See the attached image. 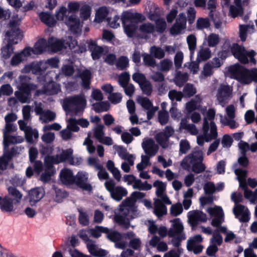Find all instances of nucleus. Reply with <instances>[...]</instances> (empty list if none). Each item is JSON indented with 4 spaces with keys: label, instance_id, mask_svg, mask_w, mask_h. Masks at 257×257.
Here are the masks:
<instances>
[{
    "label": "nucleus",
    "instance_id": "obj_60",
    "mask_svg": "<svg viewBox=\"0 0 257 257\" xmlns=\"http://www.w3.org/2000/svg\"><path fill=\"white\" fill-rule=\"evenodd\" d=\"M13 52L14 48L13 47V45L9 43L8 42L5 46H4L1 49L2 57L5 59L9 58Z\"/></svg>",
    "mask_w": 257,
    "mask_h": 257
},
{
    "label": "nucleus",
    "instance_id": "obj_27",
    "mask_svg": "<svg viewBox=\"0 0 257 257\" xmlns=\"http://www.w3.org/2000/svg\"><path fill=\"white\" fill-rule=\"evenodd\" d=\"M142 147L145 153L150 157L155 156L159 150L158 146L151 138L144 139L142 143Z\"/></svg>",
    "mask_w": 257,
    "mask_h": 257
},
{
    "label": "nucleus",
    "instance_id": "obj_25",
    "mask_svg": "<svg viewBox=\"0 0 257 257\" xmlns=\"http://www.w3.org/2000/svg\"><path fill=\"white\" fill-rule=\"evenodd\" d=\"M65 23L68 27L69 30L74 34H77L81 31L80 20L75 14L66 18Z\"/></svg>",
    "mask_w": 257,
    "mask_h": 257
},
{
    "label": "nucleus",
    "instance_id": "obj_13",
    "mask_svg": "<svg viewBox=\"0 0 257 257\" xmlns=\"http://www.w3.org/2000/svg\"><path fill=\"white\" fill-rule=\"evenodd\" d=\"M88 174L84 171H79L76 176H74V185L83 191L90 192L92 190V187L88 182Z\"/></svg>",
    "mask_w": 257,
    "mask_h": 257
},
{
    "label": "nucleus",
    "instance_id": "obj_12",
    "mask_svg": "<svg viewBox=\"0 0 257 257\" xmlns=\"http://www.w3.org/2000/svg\"><path fill=\"white\" fill-rule=\"evenodd\" d=\"M73 150L68 149L63 150L59 155L55 156H47L45 157V161L47 163H49V168H52V165L58 164L68 161L69 162L71 156H72Z\"/></svg>",
    "mask_w": 257,
    "mask_h": 257
},
{
    "label": "nucleus",
    "instance_id": "obj_64",
    "mask_svg": "<svg viewBox=\"0 0 257 257\" xmlns=\"http://www.w3.org/2000/svg\"><path fill=\"white\" fill-rule=\"evenodd\" d=\"M150 52L155 58L159 59L163 58L165 55V51L163 49L155 46L151 48Z\"/></svg>",
    "mask_w": 257,
    "mask_h": 257
},
{
    "label": "nucleus",
    "instance_id": "obj_3",
    "mask_svg": "<svg viewBox=\"0 0 257 257\" xmlns=\"http://www.w3.org/2000/svg\"><path fill=\"white\" fill-rule=\"evenodd\" d=\"M203 160V152L195 151L185 157L181 163L182 168L188 171L191 170L197 174L203 172L205 170V166L202 163Z\"/></svg>",
    "mask_w": 257,
    "mask_h": 257
},
{
    "label": "nucleus",
    "instance_id": "obj_24",
    "mask_svg": "<svg viewBox=\"0 0 257 257\" xmlns=\"http://www.w3.org/2000/svg\"><path fill=\"white\" fill-rule=\"evenodd\" d=\"M171 222L172 225L168 232L169 236L185 235L183 223L180 218H175Z\"/></svg>",
    "mask_w": 257,
    "mask_h": 257
},
{
    "label": "nucleus",
    "instance_id": "obj_47",
    "mask_svg": "<svg viewBox=\"0 0 257 257\" xmlns=\"http://www.w3.org/2000/svg\"><path fill=\"white\" fill-rule=\"evenodd\" d=\"M211 56L210 49L208 47H202L197 54V60L199 61H205L209 59Z\"/></svg>",
    "mask_w": 257,
    "mask_h": 257
},
{
    "label": "nucleus",
    "instance_id": "obj_33",
    "mask_svg": "<svg viewBox=\"0 0 257 257\" xmlns=\"http://www.w3.org/2000/svg\"><path fill=\"white\" fill-rule=\"evenodd\" d=\"M75 78L79 77L81 79V85L84 89H89L90 88V79L91 78V73L90 70L85 69L82 71L79 70Z\"/></svg>",
    "mask_w": 257,
    "mask_h": 257
},
{
    "label": "nucleus",
    "instance_id": "obj_36",
    "mask_svg": "<svg viewBox=\"0 0 257 257\" xmlns=\"http://www.w3.org/2000/svg\"><path fill=\"white\" fill-rule=\"evenodd\" d=\"M30 77L26 75H20L19 77V86L20 89L26 91H29L36 88V85L30 83Z\"/></svg>",
    "mask_w": 257,
    "mask_h": 257
},
{
    "label": "nucleus",
    "instance_id": "obj_2",
    "mask_svg": "<svg viewBox=\"0 0 257 257\" xmlns=\"http://www.w3.org/2000/svg\"><path fill=\"white\" fill-rule=\"evenodd\" d=\"M153 186L156 188V198H154V213L158 217H161L167 213L166 204H171L172 202L166 193V184L161 181L157 180L154 182Z\"/></svg>",
    "mask_w": 257,
    "mask_h": 257
},
{
    "label": "nucleus",
    "instance_id": "obj_55",
    "mask_svg": "<svg viewBox=\"0 0 257 257\" xmlns=\"http://www.w3.org/2000/svg\"><path fill=\"white\" fill-rule=\"evenodd\" d=\"M56 114L49 110L45 111L40 116V119L42 123H47L52 121L55 119Z\"/></svg>",
    "mask_w": 257,
    "mask_h": 257
},
{
    "label": "nucleus",
    "instance_id": "obj_49",
    "mask_svg": "<svg viewBox=\"0 0 257 257\" xmlns=\"http://www.w3.org/2000/svg\"><path fill=\"white\" fill-rule=\"evenodd\" d=\"M155 32L158 34L163 33L167 28V23L164 18L158 20L155 22Z\"/></svg>",
    "mask_w": 257,
    "mask_h": 257
},
{
    "label": "nucleus",
    "instance_id": "obj_17",
    "mask_svg": "<svg viewBox=\"0 0 257 257\" xmlns=\"http://www.w3.org/2000/svg\"><path fill=\"white\" fill-rule=\"evenodd\" d=\"M137 102L144 109L147 110L148 120H150L153 117L159 108L158 106H153L152 102L147 97L139 96L137 98Z\"/></svg>",
    "mask_w": 257,
    "mask_h": 257
},
{
    "label": "nucleus",
    "instance_id": "obj_4",
    "mask_svg": "<svg viewBox=\"0 0 257 257\" xmlns=\"http://www.w3.org/2000/svg\"><path fill=\"white\" fill-rule=\"evenodd\" d=\"M61 103L66 112L79 115L86 107V100L84 94H80L67 97L61 100Z\"/></svg>",
    "mask_w": 257,
    "mask_h": 257
},
{
    "label": "nucleus",
    "instance_id": "obj_53",
    "mask_svg": "<svg viewBox=\"0 0 257 257\" xmlns=\"http://www.w3.org/2000/svg\"><path fill=\"white\" fill-rule=\"evenodd\" d=\"M158 70L163 72H167L170 70L172 66V62L168 59H165L156 65Z\"/></svg>",
    "mask_w": 257,
    "mask_h": 257
},
{
    "label": "nucleus",
    "instance_id": "obj_16",
    "mask_svg": "<svg viewBox=\"0 0 257 257\" xmlns=\"http://www.w3.org/2000/svg\"><path fill=\"white\" fill-rule=\"evenodd\" d=\"M187 18L183 13L179 14L176 22L170 29V33L174 36L181 34L186 28Z\"/></svg>",
    "mask_w": 257,
    "mask_h": 257
},
{
    "label": "nucleus",
    "instance_id": "obj_57",
    "mask_svg": "<svg viewBox=\"0 0 257 257\" xmlns=\"http://www.w3.org/2000/svg\"><path fill=\"white\" fill-rule=\"evenodd\" d=\"M188 79L187 73L178 72L175 78V82L177 85L182 86Z\"/></svg>",
    "mask_w": 257,
    "mask_h": 257
},
{
    "label": "nucleus",
    "instance_id": "obj_43",
    "mask_svg": "<svg viewBox=\"0 0 257 257\" xmlns=\"http://www.w3.org/2000/svg\"><path fill=\"white\" fill-rule=\"evenodd\" d=\"M39 16L41 21L49 27L54 26L56 23L54 18L50 13L41 12Z\"/></svg>",
    "mask_w": 257,
    "mask_h": 257
},
{
    "label": "nucleus",
    "instance_id": "obj_26",
    "mask_svg": "<svg viewBox=\"0 0 257 257\" xmlns=\"http://www.w3.org/2000/svg\"><path fill=\"white\" fill-rule=\"evenodd\" d=\"M233 212L236 218L241 222H246L249 220V212L245 206L239 204L235 205Z\"/></svg>",
    "mask_w": 257,
    "mask_h": 257
},
{
    "label": "nucleus",
    "instance_id": "obj_52",
    "mask_svg": "<svg viewBox=\"0 0 257 257\" xmlns=\"http://www.w3.org/2000/svg\"><path fill=\"white\" fill-rule=\"evenodd\" d=\"M115 64L118 69L124 70L129 66V59L126 56H120L117 59Z\"/></svg>",
    "mask_w": 257,
    "mask_h": 257
},
{
    "label": "nucleus",
    "instance_id": "obj_8",
    "mask_svg": "<svg viewBox=\"0 0 257 257\" xmlns=\"http://www.w3.org/2000/svg\"><path fill=\"white\" fill-rule=\"evenodd\" d=\"M104 185L106 189L110 192L111 197L116 201H120L127 194L126 190L123 187L115 186V183L112 179L106 181Z\"/></svg>",
    "mask_w": 257,
    "mask_h": 257
},
{
    "label": "nucleus",
    "instance_id": "obj_31",
    "mask_svg": "<svg viewBox=\"0 0 257 257\" xmlns=\"http://www.w3.org/2000/svg\"><path fill=\"white\" fill-rule=\"evenodd\" d=\"M60 180L64 185L70 186L74 185V176L72 171L68 169H62L59 174Z\"/></svg>",
    "mask_w": 257,
    "mask_h": 257
},
{
    "label": "nucleus",
    "instance_id": "obj_48",
    "mask_svg": "<svg viewBox=\"0 0 257 257\" xmlns=\"http://www.w3.org/2000/svg\"><path fill=\"white\" fill-rule=\"evenodd\" d=\"M187 42L190 52V58H193L195 50L196 48V38L193 34L189 35L187 37Z\"/></svg>",
    "mask_w": 257,
    "mask_h": 257
},
{
    "label": "nucleus",
    "instance_id": "obj_10",
    "mask_svg": "<svg viewBox=\"0 0 257 257\" xmlns=\"http://www.w3.org/2000/svg\"><path fill=\"white\" fill-rule=\"evenodd\" d=\"M232 96V89L228 85L221 84L217 90V100L222 107L227 103Z\"/></svg>",
    "mask_w": 257,
    "mask_h": 257
},
{
    "label": "nucleus",
    "instance_id": "obj_9",
    "mask_svg": "<svg viewBox=\"0 0 257 257\" xmlns=\"http://www.w3.org/2000/svg\"><path fill=\"white\" fill-rule=\"evenodd\" d=\"M222 64L221 60L217 57L214 58L212 60L205 63L200 74V79H205L211 76L213 74L214 70L220 67Z\"/></svg>",
    "mask_w": 257,
    "mask_h": 257
},
{
    "label": "nucleus",
    "instance_id": "obj_34",
    "mask_svg": "<svg viewBox=\"0 0 257 257\" xmlns=\"http://www.w3.org/2000/svg\"><path fill=\"white\" fill-rule=\"evenodd\" d=\"M87 247L90 253L93 256L103 257L107 253L105 250L99 248L92 240L88 241Z\"/></svg>",
    "mask_w": 257,
    "mask_h": 257
},
{
    "label": "nucleus",
    "instance_id": "obj_41",
    "mask_svg": "<svg viewBox=\"0 0 257 257\" xmlns=\"http://www.w3.org/2000/svg\"><path fill=\"white\" fill-rule=\"evenodd\" d=\"M28 52L25 51V49L20 53L15 54L12 57L11 61L12 66H17L23 61L27 59L28 57L31 56Z\"/></svg>",
    "mask_w": 257,
    "mask_h": 257
},
{
    "label": "nucleus",
    "instance_id": "obj_42",
    "mask_svg": "<svg viewBox=\"0 0 257 257\" xmlns=\"http://www.w3.org/2000/svg\"><path fill=\"white\" fill-rule=\"evenodd\" d=\"M108 13L109 11L106 7H100L96 12L94 21L98 23L102 22L106 20Z\"/></svg>",
    "mask_w": 257,
    "mask_h": 257
},
{
    "label": "nucleus",
    "instance_id": "obj_15",
    "mask_svg": "<svg viewBox=\"0 0 257 257\" xmlns=\"http://www.w3.org/2000/svg\"><path fill=\"white\" fill-rule=\"evenodd\" d=\"M104 128L105 126L103 124H97L92 129L93 137L100 143L111 146L113 144V140L111 137L104 136Z\"/></svg>",
    "mask_w": 257,
    "mask_h": 257
},
{
    "label": "nucleus",
    "instance_id": "obj_21",
    "mask_svg": "<svg viewBox=\"0 0 257 257\" xmlns=\"http://www.w3.org/2000/svg\"><path fill=\"white\" fill-rule=\"evenodd\" d=\"M61 91V85L54 81H51L44 85L42 90L37 91V95L41 94L46 95H55Z\"/></svg>",
    "mask_w": 257,
    "mask_h": 257
},
{
    "label": "nucleus",
    "instance_id": "obj_63",
    "mask_svg": "<svg viewBox=\"0 0 257 257\" xmlns=\"http://www.w3.org/2000/svg\"><path fill=\"white\" fill-rule=\"evenodd\" d=\"M108 25L113 29H116L119 27L120 22H121V18L118 15H115L112 18H107L106 19Z\"/></svg>",
    "mask_w": 257,
    "mask_h": 257
},
{
    "label": "nucleus",
    "instance_id": "obj_45",
    "mask_svg": "<svg viewBox=\"0 0 257 257\" xmlns=\"http://www.w3.org/2000/svg\"><path fill=\"white\" fill-rule=\"evenodd\" d=\"M155 139L158 144L164 149L167 148L170 145L169 138L163 133L159 132L157 134Z\"/></svg>",
    "mask_w": 257,
    "mask_h": 257
},
{
    "label": "nucleus",
    "instance_id": "obj_29",
    "mask_svg": "<svg viewBox=\"0 0 257 257\" xmlns=\"http://www.w3.org/2000/svg\"><path fill=\"white\" fill-rule=\"evenodd\" d=\"M139 30L142 38L144 39H149L151 38V36L156 35L155 32L154 25L150 22L141 25L139 26Z\"/></svg>",
    "mask_w": 257,
    "mask_h": 257
},
{
    "label": "nucleus",
    "instance_id": "obj_61",
    "mask_svg": "<svg viewBox=\"0 0 257 257\" xmlns=\"http://www.w3.org/2000/svg\"><path fill=\"white\" fill-rule=\"evenodd\" d=\"M125 33L129 37H132L135 34L136 26L133 23H127L122 24Z\"/></svg>",
    "mask_w": 257,
    "mask_h": 257
},
{
    "label": "nucleus",
    "instance_id": "obj_7",
    "mask_svg": "<svg viewBox=\"0 0 257 257\" xmlns=\"http://www.w3.org/2000/svg\"><path fill=\"white\" fill-rule=\"evenodd\" d=\"M230 51L233 55L241 63L243 64L248 63V58H249L250 61L251 63L254 64H256V60L253 58L256 55V53L253 50L247 51L242 46L234 43L231 46Z\"/></svg>",
    "mask_w": 257,
    "mask_h": 257
},
{
    "label": "nucleus",
    "instance_id": "obj_11",
    "mask_svg": "<svg viewBox=\"0 0 257 257\" xmlns=\"http://www.w3.org/2000/svg\"><path fill=\"white\" fill-rule=\"evenodd\" d=\"M47 70V64L44 61H34L25 66L22 69L23 73L32 72L36 75H42Z\"/></svg>",
    "mask_w": 257,
    "mask_h": 257
},
{
    "label": "nucleus",
    "instance_id": "obj_54",
    "mask_svg": "<svg viewBox=\"0 0 257 257\" xmlns=\"http://www.w3.org/2000/svg\"><path fill=\"white\" fill-rule=\"evenodd\" d=\"M200 106V100L199 98L192 99L186 104V109L191 113L196 109H199Z\"/></svg>",
    "mask_w": 257,
    "mask_h": 257
},
{
    "label": "nucleus",
    "instance_id": "obj_5",
    "mask_svg": "<svg viewBox=\"0 0 257 257\" xmlns=\"http://www.w3.org/2000/svg\"><path fill=\"white\" fill-rule=\"evenodd\" d=\"M228 73L231 78L237 80L241 83L248 84L250 82V75L252 80L257 82V69L253 68L250 71L237 64L228 67Z\"/></svg>",
    "mask_w": 257,
    "mask_h": 257
},
{
    "label": "nucleus",
    "instance_id": "obj_14",
    "mask_svg": "<svg viewBox=\"0 0 257 257\" xmlns=\"http://www.w3.org/2000/svg\"><path fill=\"white\" fill-rule=\"evenodd\" d=\"M206 211L212 218L211 225L213 226L219 227L224 222V214L221 207H209Z\"/></svg>",
    "mask_w": 257,
    "mask_h": 257
},
{
    "label": "nucleus",
    "instance_id": "obj_35",
    "mask_svg": "<svg viewBox=\"0 0 257 257\" xmlns=\"http://www.w3.org/2000/svg\"><path fill=\"white\" fill-rule=\"evenodd\" d=\"M44 194V190L42 188L32 189L29 192L30 203L32 205L35 204L43 197Z\"/></svg>",
    "mask_w": 257,
    "mask_h": 257
},
{
    "label": "nucleus",
    "instance_id": "obj_50",
    "mask_svg": "<svg viewBox=\"0 0 257 257\" xmlns=\"http://www.w3.org/2000/svg\"><path fill=\"white\" fill-rule=\"evenodd\" d=\"M49 163H47L45 161V166L46 169L41 176V180L44 182H47L50 180L51 177L53 174V166L52 165V168H49Z\"/></svg>",
    "mask_w": 257,
    "mask_h": 257
},
{
    "label": "nucleus",
    "instance_id": "obj_62",
    "mask_svg": "<svg viewBox=\"0 0 257 257\" xmlns=\"http://www.w3.org/2000/svg\"><path fill=\"white\" fill-rule=\"evenodd\" d=\"M94 110L96 112L106 111L108 110L109 105L107 101H101L93 104Z\"/></svg>",
    "mask_w": 257,
    "mask_h": 257
},
{
    "label": "nucleus",
    "instance_id": "obj_30",
    "mask_svg": "<svg viewBox=\"0 0 257 257\" xmlns=\"http://www.w3.org/2000/svg\"><path fill=\"white\" fill-rule=\"evenodd\" d=\"M49 48L54 52H57L62 50L63 48L68 47L69 43L58 39L55 38L51 37L48 40Z\"/></svg>",
    "mask_w": 257,
    "mask_h": 257
},
{
    "label": "nucleus",
    "instance_id": "obj_58",
    "mask_svg": "<svg viewBox=\"0 0 257 257\" xmlns=\"http://www.w3.org/2000/svg\"><path fill=\"white\" fill-rule=\"evenodd\" d=\"M25 92L15 91V95L18 99L19 101L22 103H29L30 101L31 95L29 92L25 91Z\"/></svg>",
    "mask_w": 257,
    "mask_h": 257
},
{
    "label": "nucleus",
    "instance_id": "obj_32",
    "mask_svg": "<svg viewBox=\"0 0 257 257\" xmlns=\"http://www.w3.org/2000/svg\"><path fill=\"white\" fill-rule=\"evenodd\" d=\"M224 184L222 182L218 183L216 185L212 182H207L203 186V189L206 194L212 195L216 192H220L224 189Z\"/></svg>",
    "mask_w": 257,
    "mask_h": 257
},
{
    "label": "nucleus",
    "instance_id": "obj_38",
    "mask_svg": "<svg viewBox=\"0 0 257 257\" xmlns=\"http://www.w3.org/2000/svg\"><path fill=\"white\" fill-rule=\"evenodd\" d=\"M16 204L14 200L9 196L2 198L0 196V208L4 212H10L14 210V204Z\"/></svg>",
    "mask_w": 257,
    "mask_h": 257
},
{
    "label": "nucleus",
    "instance_id": "obj_56",
    "mask_svg": "<svg viewBox=\"0 0 257 257\" xmlns=\"http://www.w3.org/2000/svg\"><path fill=\"white\" fill-rule=\"evenodd\" d=\"M243 12V9L241 5H230L229 14L232 18H235L238 16H241Z\"/></svg>",
    "mask_w": 257,
    "mask_h": 257
},
{
    "label": "nucleus",
    "instance_id": "obj_40",
    "mask_svg": "<svg viewBox=\"0 0 257 257\" xmlns=\"http://www.w3.org/2000/svg\"><path fill=\"white\" fill-rule=\"evenodd\" d=\"M239 29V38L241 41L244 42L246 39L247 34H251L253 33L254 26L252 25H240Z\"/></svg>",
    "mask_w": 257,
    "mask_h": 257
},
{
    "label": "nucleus",
    "instance_id": "obj_44",
    "mask_svg": "<svg viewBox=\"0 0 257 257\" xmlns=\"http://www.w3.org/2000/svg\"><path fill=\"white\" fill-rule=\"evenodd\" d=\"M87 232L94 238H98L102 233H108V228L101 226H96L94 228L89 229Z\"/></svg>",
    "mask_w": 257,
    "mask_h": 257
},
{
    "label": "nucleus",
    "instance_id": "obj_20",
    "mask_svg": "<svg viewBox=\"0 0 257 257\" xmlns=\"http://www.w3.org/2000/svg\"><path fill=\"white\" fill-rule=\"evenodd\" d=\"M88 47L94 60L99 59L108 51L107 47L98 46L96 42L92 40L88 42Z\"/></svg>",
    "mask_w": 257,
    "mask_h": 257
},
{
    "label": "nucleus",
    "instance_id": "obj_59",
    "mask_svg": "<svg viewBox=\"0 0 257 257\" xmlns=\"http://www.w3.org/2000/svg\"><path fill=\"white\" fill-rule=\"evenodd\" d=\"M8 192L9 195L14 197L12 200L16 204L20 202L23 195L18 190L14 187H10L8 188Z\"/></svg>",
    "mask_w": 257,
    "mask_h": 257
},
{
    "label": "nucleus",
    "instance_id": "obj_19",
    "mask_svg": "<svg viewBox=\"0 0 257 257\" xmlns=\"http://www.w3.org/2000/svg\"><path fill=\"white\" fill-rule=\"evenodd\" d=\"M49 48V44L43 38L39 39L35 43L33 48L27 47L25 48V51L28 52L30 56L32 55H40L46 51Z\"/></svg>",
    "mask_w": 257,
    "mask_h": 257
},
{
    "label": "nucleus",
    "instance_id": "obj_1",
    "mask_svg": "<svg viewBox=\"0 0 257 257\" xmlns=\"http://www.w3.org/2000/svg\"><path fill=\"white\" fill-rule=\"evenodd\" d=\"M135 201L127 198L119 205V211L114 216L116 223L127 229L130 225V221L138 216Z\"/></svg>",
    "mask_w": 257,
    "mask_h": 257
},
{
    "label": "nucleus",
    "instance_id": "obj_23",
    "mask_svg": "<svg viewBox=\"0 0 257 257\" xmlns=\"http://www.w3.org/2000/svg\"><path fill=\"white\" fill-rule=\"evenodd\" d=\"M187 217L189 222L192 226L197 225L200 222H206L207 219L206 214L199 210L189 211Z\"/></svg>",
    "mask_w": 257,
    "mask_h": 257
},
{
    "label": "nucleus",
    "instance_id": "obj_18",
    "mask_svg": "<svg viewBox=\"0 0 257 257\" xmlns=\"http://www.w3.org/2000/svg\"><path fill=\"white\" fill-rule=\"evenodd\" d=\"M202 133L206 136V142H210L217 138V126L215 122L208 123L206 119L203 124Z\"/></svg>",
    "mask_w": 257,
    "mask_h": 257
},
{
    "label": "nucleus",
    "instance_id": "obj_37",
    "mask_svg": "<svg viewBox=\"0 0 257 257\" xmlns=\"http://www.w3.org/2000/svg\"><path fill=\"white\" fill-rule=\"evenodd\" d=\"M118 156L122 159L128 162H130L132 165H134L135 156L127 152L126 148L122 146H118L116 150Z\"/></svg>",
    "mask_w": 257,
    "mask_h": 257
},
{
    "label": "nucleus",
    "instance_id": "obj_6",
    "mask_svg": "<svg viewBox=\"0 0 257 257\" xmlns=\"http://www.w3.org/2000/svg\"><path fill=\"white\" fill-rule=\"evenodd\" d=\"M237 166V164H235L234 166V173L236 176V179L239 182V187L244 191V197L248 199L251 204L257 203V195L254 194L253 191L247 188L246 170L235 168Z\"/></svg>",
    "mask_w": 257,
    "mask_h": 257
},
{
    "label": "nucleus",
    "instance_id": "obj_39",
    "mask_svg": "<svg viewBox=\"0 0 257 257\" xmlns=\"http://www.w3.org/2000/svg\"><path fill=\"white\" fill-rule=\"evenodd\" d=\"M3 145L5 150L11 144H19L24 141V138L20 136L8 135L5 137H3Z\"/></svg>",
    "mask_w": 257,
    "mask_h": 257
},
{
    "label": "nucleus",
    "instance_id": "obj_22",
    "mask_svg": "<svg viewBox=\"0 0 257 257\" xmlns=\"http://www.w3.org/2000/svg\"><path fill=\"white\" fill-rule=\"evenodd\" d=\"M145 19L144 16L132 10L123 12L121 16L122 24L127 23H137Z\"/></svg>",
    "mask_w": 257,
    "mask_h": 257
},
{
    "label": "nucleus",
    "instance_id": "obj_51",
    "mask_svg": "<svg viewBox=\"0 0 257 257\" xmlns=\"http://www.w3.org/2000/svg\"><path fill=\"white\" fill-rule=\"evenodd\" d=\"M133 188L143 191H148L152 189V186L151 184H149L147 181L143 182L140 179L137 180L133 184Z\"/></svg>",
    "mask_w": 257,
    "mask_h": 257
},
{
    "label": "nucleus",
    "instance_id": "obj_28",
    "mask_svg": "<svg viewBox=\"0 0 257 257\" xmlns=\"http://www.w3.org/2000/svg\"><path fill=\"white\" fill-rule=\"evenodd\" d=\"M23 34L19 28H12L6 34V39L12 45L17 44L21 41Z\"/></svg>",
    "mask_w": 257,
    "mask_h": 257
},
{
    "label": "nucleus",
    "instance_id": "obj_46",
    "mask_svg": "<svg viewBox=\"0 0 257 257\" xmlns=\"http://www.w3.org/2000/svg\"><path fill=\"white\" fill-rule=\"evenodd\" d=\"M25 135L27 141L30 144L35 142L39 138V133L37 130L32 127L27 129Z\"/></svg>",
    "mask_w": 257,
    "mask_h": 257
}]
</instances>
